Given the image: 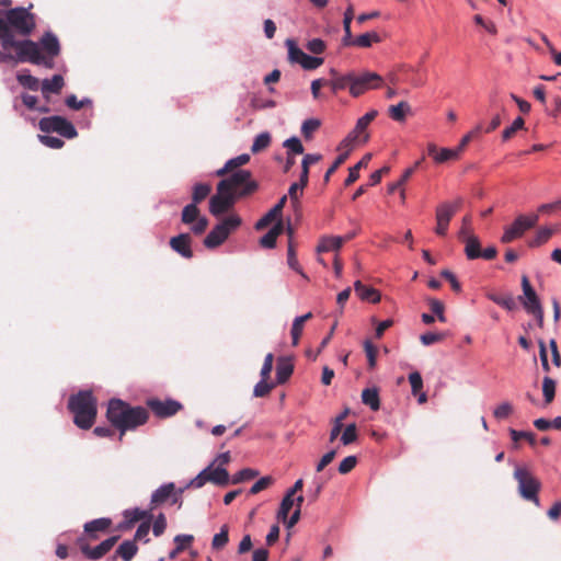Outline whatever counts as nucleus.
<instances>
[{
  "instance_id": "nucleus-1",
  "label": "nucleus",
  "mask_w": 561,
  "mask_h": 561,
  "mask_svg": "<svg viewBox=\"0 0 561 561\" xmlns=\"http://www.w3.org/2000/svg\"><path fill=\"white\" fill-rule=\"evenodd\" d=\"M107 420L121 431V436L126 431L135 430L145 424L149 417L148 411L142 407H130L119 399H112L106 411ZM122 439V437H119Z\"/></svg>"
},
{
  "instance_id": "nucleus-2",
  "label": "nucleus",
  "mask_w": 561,
  "mask_h": 561,
  "mask_svg": "<svg viewBox=\"0 0 561 561\" xmlns=\"http://www.w3.org/2000/svg\"><path fill=\"white\" fill-rule=\"evenodd\" d=\"M68 409L73 414V423L82 430L92 427L96 417V400L90 390L72 394L68 401Z\"/></svg>"
},
{
  "instance_id": "nucleus-3",
  "label": "nucleus",
  "mask_w": 561,
  "mask_h": 561,
  "mask_svg": "<svg viewBox=\"0 0 561 561\" xmlns=\"http://www.w3.org/2000/svg\"><path fill=\"white\" fill-rule=\"evenodd\" d=\"M242 220L238 215H230L217 224L204 239L207 249H215L222 244L229 234L238 229Z\"/></svg>"
},
{
  "instance_id": "nucleus-4",
  "label": "nucleus",
  "mask_w": 561,
  "mask_h": 561,
  "mask_svg": "<svg viewBox=\"0 0 561 561\" xmlns=\"http://www.w3.org/2000/svg\"><path fill=\"white\" fill-rule=\"evenodd\" d=\"M3 20L8 24L10 32L13 30L23 36L30 35L35 28L34 15L30 13L28 9L23 7L10 9L7 11Z\"/></svg>"
},
{
  "instance_id": "nucleus-5",
  "label": "nucleus",
  "mask_w": 561,
  "mask_h": 561,
  "mask_svg": "<svg viewBox=\"0 0 561 561\" xmlns=\"http://www.w3.org/2000/svg\"><path fill=\"white\" fill-rule=\"evenodd\" d=\"M514 478L518 482V492L524 500L533 502L540 506L538 492L541 488L540 481L530 474L526 468L517 467L514 471Z\"/></svg>"
},
{
  "instance_id": "nucleus-6",
  "label": "nucleus",
  "mask_w": 561,
  "mask_h": 561,
  "mask_svg": "<svg viewBox=\"0 0 561 561\" xmlns=\"http://www.w3.org/2000/svg\"><path fill=\"white\" fill-rule=\"evenodd\" d=\"M221 181L228 182L227 191L231 192L237 201L252 194L257 188V183L252 180L251 172L248 170H238Z\"/></svg>"
},
{
  "instance_id": "nucleus-7",
  "label": "nucleus",
  "mask_w": 561,
  "mask_h": 561,
  "mask_svg": "<svg viewBox=\"0 0 561 561\" xmlns=\"http://www.w3.org/2000/svg\"><path fill=\"white\" fill-rule=\"evenodd\" d=\"M15 50H18V60L20 62L28 61L34 65H41L46 68L54 67V57H45L41 54V48L37 43L24 39L16 43Z\"/></svg>"
},
{
  "instance_id": "nucleus-8",
  "label": "nucleus",
  "mask_w": 561,
  "mask_h": 561,
  "mask_svg": "<svg viewBox=\"0 0 561 561\" xmlns=\"http://www.w3.org/2000/svg\"><path fill=\"white\" fill-rule=\"evenodd\" d=\"M227 181H219L217 192L209 199V213L218 217L233 207L237 199L236 196L227 191Z\"/></svg>"
},
{
  "instance_id": "nucleus-9",
  "label": "nucleus",
  "mask_w": 561,
  "mask_h": 561,
  "mask_svg": "<svg viewBox=\"0 0 561 561\" xmlns=\"http://www.w3.org/2000/svg\"><path fill=\"white\" fill-rule=\"evenodd\" d=\"M383 79L373 71H353V87L351 95L357 98L368 90L378 89L382 85Z\"/></svg>"
},
{
  "instance_id": "nucleus-10",
  "label": "nucleus",
  "mask_w": 561,
  "mask_h": 561,
  "mask_svg": "<svg viewBox=\"0 0 561 561\" xmlns=\"http://www.w3.org/2000/svg\"><path fill=\"white\" fill-rule=\"evenodd\" d=\"M538 219L539 216L537 214L517 216L513 224L504 229L501 241L503 243H510L522 237L526 230L536 226Z\"/></svg>"
},
{
  "instance_id": "nucleus-11",
  "label": "nucleus",
  "mask_w": 561,
  "mask_h": 561,
  "mask_svg": "<svg viewBox=\"0 0 561 561\" xmlns=\"http://www.w3.org/2000/svg\"><path fill=\"white\" fill-rule=\"evenodd\" d=\"M462 205V198L457 197L453 202H444L436 208V221L437 226L435 232L438 236H445L448 230V225L453 216L458 211Z\"/></svg>"
},
{
  "instance_id": "nucleus-12",
  "label": "nucleus",
  "mask_w": 561,
  "mask_h": 561,
  "mask_svg": "<svg viewBox=\"0 0 561 561\" xmlns=\"http://www.w3.org/2000/svg\"><path fill=\"white\" fill-rule=\"evenodd\" d=\"M118 536L110 537L105 540H103L101 543L95 546L94 548H91L88 543L84 542L82 538H79V545L82 553L90 560H99L101 559L105 553H107L115 542L117 541Z\"/></svg>"
},
{
  "instance_id": "nucleus-13",
  "label": "nucleus",
  "mask_w": 561,
  "mask_h": 561,
  "mask_svg": "<svg viewBox=\"0 0 561 561\" xmlns=\"http://www.w3.org/2000/svg\"><path fill=\"white\" fill-rule=\"evenodd\" d=\"M522 289L523 295L518 297V300L523 305L526 312L542 307L536 290L530 285V282L526 275H523L522 277Z\"/></svg>"
},
{
  "instance_id": "nucleus-14",
  "label": "nucleus",
  "mask_w": 561,
  "mask_h": 561,
  "mask_svg": "<svg viewBox=\"0 0 561 561\" xmlns=\"http://www.w3.org/2000/svg\"><path fill=\"white\" fill-rule=\"evenodd\" d=\"M147 404L158 417L172 416L182 408L180 402L172 399H168L165 401L150 399Z\"/></svg>"
},
{
  "instance_id": "nucleus-15",
  "label": "nucleus",
  "mask_w": 561,
  "mask_h": 561,
  "mask_svg": "<svg viewBox=\"0 0 561 561\" xmlns=\"http://www.w3.org/2000/svg\"><path fill=\"white\" fill-rule=\"evenodd\" d=\"M458 237L460 240L465 242V254L467 259H480L481 243L479 238L466 229H460L458 232Z\"/></svg>"
},
{
  "instance_id": "nucleus-16",
  "label": "nucleus",
  "mask_w": 561,
  "mask_h": 561,
  "mask_svg": "<svg viewBox=\"0 0 561 561\" xmlns=\"http://www.w3.org/2000/svg\"><path fill=\"white\" fill-rule=\"evenodd\" d=\"M378 112L373 110L366 113L364 116L357 119L356 125L354 129L346 136V138L343 140L344 146H350L357 141L362 134L365 133L368 125L371 123V121L377 116Z\"/></svg>"
},
{
  "instance_id": "nucleus-17",
  "label": "nucleus",
  "mask_w": 561,
  "mask_h": 561,
  "mask_svg": "<svg viewBox=\"0 0 561 561\" xmlns=\"http://www.w3.org/2000/svg\"><path fill=\"white\" fill-rule=\"evenodd\" d=\"M330 73L332 79L328 80V82L333 93H337L339 91L346 89H348V92L351 93V89L353 87V71L341 75L335 69H331Z\"/></svg>"
},
{
  "instance_id": "nucleus-18",
  "label": "nucleus",
  "mask_w": 561,
  "mask_h": 561,
  "mask_svg": "<svg viewBox=\"0 0 561 561\" xmlns=\"http://www.w3.org/2000/svg\"><path fill=\"white\" fill-rule=\"evenodd\" d=\"M191 236L188 233H181L176 237L171 238L170 247L173 251L179 253L182 257L191 259L193 252L191 249Z\"/></svg>"
},
{
  "instance_id": "nucleus-19",
  "label": "nucleus",
  "mask_w": 561,
  "mask_h": 561,
  "mask_svg": "<svg viewBox=\"0 0 561 561\" xmlns=\"http://www.w3.org/2000/svg\"><path fill=\"white\" fill-rule=\"evenodd\" d=\"M427 153L437 164L445 163L449 160L458 159L454 149L450 148H438L434 144L427 145Z\"/></svg>"
},
{
  "instance_id": "nucleus-20",
  "label": "nucleus",
  "mask_w": 561,
  "mask_h": 561,
  "mask_svg": "<svg viewBox=\"0 0 561 561\" xmlns=\"http://www.w3.org/2000/svg\"><path fill=\"white\" fill-rule=\"evenodd\" d=\"M174 483L168 482L161 484L157 490H154L150 497L151 508L164 504L169 502L171 495H173Z\"/></svg>"
},
{
  "instance_id": "nucleus-21",
  "label": "nucleus",
  "mask_w": 561,
  "mask_h": 561,
  "mask_svg": "<svg viewBox=\"0 0 561 561\" xmlns=\"http://www.w3.org/2000/svg\"><path fill=\"white\" fill-rule=\"evenodd\" d=\"M65 85L61 75H54L51 79H45L41 82V91L43 96L48 100L50 93H59Z\"/></svg>"
},
{
  "instance_id": "nucleus-22",
  "label": "nucleus",
  "mask_w": 561,
  "mask_h": 561,
  "mask_svg": "<svg viewBox=\"0 0 561 561\" xmlns=\"http://www.w3.org/2000/svg\"><path fill=\"white\" fill-rule=\"evenodd\" d=\"M111 524L112 520L110 518L101 517L85 523L83 528L89 538L96 539L98 534L106 531Z\"/></svg>"
},
{
  "instance_id": "nucleus-23",
  "label": "nucleus",
  "mask_w": 561,
  "mask_h": 561,
  "mask_svg": "<svg viewBox=\"0 0 561 561\" xmlns=\"http://www.w3.org/2000/svg\"><path fill=\"white\" fill-rule=\"evenodd\" d=\"M286 201L287 196L284 195L273 208H271L261 219L256 221L255 229L262 230L267 227L274 219H276L280 215Z\"/></svg>"
},
{
  "instance_id": "nucleus-24",
  "label": "nucleus",
  "mask_w": 561,
  "mask_h": 561,
  "mask_svg": "<svg viewBox=\"0 0 561 561\" xmlns=\"http://www.w3.org/2000/svg\"><path fill=\"white\" fill-rule=\"evenodd\" d=\"M42 48L49 57H56L60 53V45L57 36L51 32H46L39 42Z\"/></svg>"
},
{
  "instance_id": "nucleus-25",
  "label": "nucleus",
  "mask_w": 561,
  "mask_h": 561,
  "mask_svg": "<svg viewBox=\"0 0 561 561\" xmlns=\"http://www.w3.org/2000/svg\"><path fill=\"white\" fill-rule=\"evenodd\" d=\"M206 469H209V482L217 485H227L230 482L229 473L225 469V467H215V463L211 462L209 466L206 467Z\"/></svg>"
},
{
  "instance_id": "nucleus-26",
  "label": "nucleus",
  "mask_w": 561,
  "mask_h": 561,
  "mask_svg": "<svg viewBox=\"0 0 561 561\" xmlns=\"http://www.w3.org/2000/svg\"><path fill=\"white\" fill-rule=\"evenodd\" d=\"M354 289L362 300H367L371 302H378L380 300L379 293L373 287H367L363 285L360 280H356L354 283Z\"/></svg>"
},
{
  "instance_id": "nucleus-27",
  "label": "nucleus",
  "mask_w": 561,
  "mask_h": 561,
  "mask_svg": "<svg viewBox=\"0 0 561 561\" xmlns=\"http://www.w3.org/2000/svg\"><path fill=\"white\" fill-rule=\"evenodd\" d=\"M344 243V238L339 236L324 237L317 247L318 252L337 251Z\"/></svg>"
},
{
  "instance_id": "nucleus-28",
  "label": "nucleus",
  "mask_w": 561,
  "mask_h": 561,
  "mask_svg": "<svg viewBox=\"0 0 561 561\" xmlns=\"http://www.w3.org/2000/svg\"><path fill=\"white\" fill-rule=\"evenodd\" d=\"M284 226L278 221L267 233L260 239V244L266 249H273L276 244L277 237L283 232Z\"/></svg>"
},
{
  "instance_id": "nucleus-29",
  "label": "nucleus",
  "mask_w": 561,
  "mask_h": 561,
  "mask_svg": "<svg viewBox=\"0 0 561 561\" xmlns=\"http://www.w3.org/2000/svg\"><path fill=\"white\" fill-rule=\"evenodd\" d=\"M137 551L138 547L135 540H125L116 549L115 556L121 557L124 561H130Z\"/></svg>"
},
{
  "instance_id": "nucleus-30",
  "label": "nucleus",
  "mask_w": 561,
  "mask_h": 561,
  "mask_svg": "<svg viewBox=\"0 0 561 561\" xmlns=\"http://www.w3.org/2000/svg\"><path fill=\"white\" fill-rule=\"evenodd\" d=\"M0 42L4 49L8 48H15L16 43H20L21 41H16L12 34V32L9 31L8 24L3 20V18H0Z\"/></svg>"
},
{
  "instance_id": "nucleus-31",
  "label": "nucleus",
  "mask_w": 561,
  "mask_h": 561,
  "mask_svg": "<svg viewBox=\"0 0 561 561\" xmlns=\"http://www.w3.org/2000/svg\"><path fill=\"white\" fill-rule=\"evenodd\" d=\"M362 401L368 405L373 411L380 408L379 392L377 388H366L362 392Z\"/></svg>"
},
{
  "instance_id": "nucleus-32",
  "label": "nucleus",
  "mask_w": 561,
  "mask_h": 561,
  "mask_svg": "<svg viewBox=\"0 0 561 561\" xmlns=\"http://www.w3.org/2000/svg\"><path fill=\"white\" fill-rule=\"evenodd\" d=\"M371 159L370 153H366L360 161H358L354 167L350 168L348 175L345 180V185L348 186L353 184L359 178V170L362 168H366Z\"/></svg>"
},
{
  "instance_id": "nucleus-33",
  "label": "nucleus",
  "mask_w": 561,
  "mask_h": 561,
  "mask_svg": "<svg viewBox=\"0 0 561 561\" xmlns=\"http://www.w3.org/2000/svg\"><path fill=\"white\" fill-rule=\"evenodd\" d=\"M19 83L31 91H37L41 88L39 80L32 76L28 71H22L16 75Z\"/></svg>"
},
{
  "instance_id": "nucleus-34",
  "label": "nucleus",
  "mask_w": 561,
  "mask_h": 561,
  "mask_svg": "<svg viewBox=\"0 0 561 561\" xmlns=\"http://www.w3.org/2000/svg\"><path fill=\"white\" fill-rule=\"evenodd\" d=\"M211 192V185L208 183H196L192 188V203L198 205L202 203Z\"/></svg>"
},
{
  "instance_id": "nucleus-35",
  "label": "nucleus",
  "mask_w": 561,
  "mask_h": 561,
  "mask_svg": "<svg viewBox=\"0 0 561 561\" xmlns=\"http://www.w3.org/2000/svg\"><path fill=\"white\" fill-rule=\"evenodd\" d=\"M294 367L289 360L280 358L276 366V379L278 383H284L293 374Z\"/></svg>"
},
{
  "instance_id": "nucleus-36",
  "label": "nucleus",
  "mask_w": 561,
  "mask_h": 561,
  "mask_svg": "<svg viewBox=\"0 0 561 561\" xmlns=\"http://www.w3.org/2000/svg\"><path fill=\"white\" fill-rule=\"evenodd\" d=\"M61 121L62 116L58 115L43 117L38 123V127L44 133H58Z\"/></svg>"
},
{
  "instance_id": "nucleus-37",
  "label": "nucleus",
  "mask_w": 561,
  "mask_h": 561,
  "mask_svg": "<svg viewBox=\"0 0 561 561\" xmlns=\"http://www.w3.org/2000/svg\"><path fill=\"white\" fill-rule=\"evenodd\" d=\"M194 537L192 535H176L174 537L175 548L170 551L169 558L175 559L180 552H182L186 547L192 543Z\"/></svg>"
},
{
  "instance_id": "nucleus-38",
  "label": "nucleus",
  "mask_w": 561,
  "mask_h": 561,
  "mask_svg": "<svg viewBox=\"0 0 561 561\" xmlns=\"http://www.w3.org/2000/svg\"><path fill=\"white\" fill-rule=\"evenodd\" d=\"M489 299L507 311H513L517 308L516 301L512 295L500 296L496 294H490Z\"/></svg>"
},
{
  "instance_id": "nucleus-39",
  "label": "nucleus",
  "mask_w": 561,
  "mask_h": 561,
  "mask_svg": "<svg viewBox=\"0 0 561 561\" xmlns=\"http://www.w3.org/2000/svg\"><path fill=\"white\" fill-rule=\"evenodd\" d=\"M542 394L545 404H550L556 396V380L549 376H545L542 379Z\"/></svg>"
},
{
  "instance_id": "nucleus-40",
  "label": "nucleus",
  "mask_w": 561,
  "mask_h": 561,
  "mask_svg": "<svg viewBox=\"0 0 561 561\" xmlns=\"http://www.w3.org/2000/svg\"><path fill=\"white\" fill-rule=\"evenodd\" d=\"M311 318V312H308L304 316L296 317L293 325H291V339H293V345H297L302 332V325L304 322Z\"/></svg>"
},
{
  "instance_id": "nucleus-41",
  "label": "nucleus",
  "mask_w": 561,
  "mask_h": 561,
  "mask_svg": "<svg viewBox=\"0 0 561 561\" xmlns=\"http://www.w3.org/2000/svg\"><path fill=\"white\" fill-rule=\"evenodd\" d=\"M201 216L198 206L195 203L187 204L181 215V219L184 224L191 225Z\"/></svg>"
},
{
  "instance_id": "nucleus-42",
  "label": "nucleus",
  "mask_w": 561,
  "mask_h": 561,
  "mask_svg": "<svg viewBox=\"0 0 561 561\" xmlns=\"http://www.w3.org/2000/svg\"><path fill=\"white\" fill-rule=\"evenodd\" d=\"M271 144V135L267 131H263L255 136L253 144L251 146V151L253 153H257L264 149H266Z\"/></svg>"
},
{
  "instance_id": "nucleus-43",
  "label": "nucleus",
  "mask_w": 561,
  "mask_h": 561,
  "mask_svg": "<svg viewBox=\"0 0 561 561\" xmlns=\"http://www.w3.org/2000/svg\"><path fill=\"white\" fill-rule=\"evenodd\" d=\"M286 46L288 48V59L291 62L295 64H301L304 60V57L307 55L305 51H302L293 39L286 41Z\"/></svg>"
},
{
  "instance_id": "nucleus-44",
  "label": "nucleus",
  "mask_w": 561,
  "mask_h": 561,
  "mask_svg": "<svg viewBox=\"0 0 561 561\" xmlns=\"http://www.w3.org/2000/svg\"><path fill=\"white\" fill-rule=\"evenodd\" d=\"M294 505H295L294 496L285 493V495L280 502L279 508L277 511V518L279 520H286V517L288 516V514H289L290 510L294 507Z\"/></svg>"
},
{
  "instance_id": "nucleus-45",
  "label": "nucleus",
  "mask_w": 561,
  "mask_h": 561,
  "mask_svg": "<svg viewBox=\"0 0 561 561\" xmlns=\"http://www.w3.org/2000/svg\"><path fill=\"white\" fill-rule=\"evenodd\" d=\"M553 230L550 227H541L535 238L529 242L530 248H536L547 242L552 236Z\"/></svg>"
},
{
  "instance_id": "nucleus-46",
  "label": "nucleus",
  "mask_w": 561,
  "mask_h": 561,
  "mask_svg": "<svg viewBox=\"0 0 561 561\" xmlns=\"http://www.w3.org/2000/svg\"><path fill=\"white\" fill-rule=\"evenodd\" d=\"M560 425H561V420H556V417L553 420H548V419H545V417H539V419H536L534 421V426L538 431H542V432L543 431H548L550 428H554V430L561 431Z\"/></svg>"
},
{
  "instance_id": "nucleus-47",
  "label": "nucleus",
  "mask_w": 561,
  "mask_h": 561,
  "mask_svg": "<svg viewBox=\"0 0 561 561\" xmlns=\"http://www.w3.org/2000/svg\"><path fill=\"white\" fill-rule=\"evenodd\" d=\"M283 146L287 149V156L289 154H301L304 152V146L300 139L293 136L283 142Z\"/></svg>"
},
{
  "instance_id": "nucleus-48",
  "label": "nucleus",
  "mask_w": 561,
  "mask_h": 561,
  "mask_svg": "<svg viewBox=\"0 0 561 561\" xmlns=\"http://www.w3.org/2000/svg\"><path fill=\"white\" fill-rule=\"evenodd\" d=\"M409 381L411 383L412 396L416 399L417 403L421 404V373L415 370L409 375Z\"/></svg>"
},
{
  "instance_id": "nucleus-49",
  "label": "nucleus",
  "mask_w": 561,
  "mask_h": 561,
  "mask_svg": "<svg viewBox=\"0 0 561 561\" xmlns=\"http://www.w3.org/2000/svg\"><path fill=\"white\" fill-rule=\"evenodd\" d=\"M257 476H259L257 470H254L251 468H244V469L238 471L236 474H233L230 481L233 484H238V483H241L244 481H249Z\"/></svg>"
},
{
  "instance_id": "nucleus-50",
  "label": "nucleus",
  "mask_w": 561,
  "mask_h": 561,
  "mask_svg": "<svg viewBox=\"0 0 561 561\" xmlns=\"http://www.w3.org/2000/svg\"><path fill=\"white\" fill-rule=\"evenodd\" d=\"M510 436L514 443H517L519 439H526L529 445L535 446L536 445V436L531 432L527 431H517L515 428L508 430Z\"/></svg>"
},
{
  "instance_id": "nucleus-51",
  "label": "nucleus",
  "mask_w": 561,
  "mask_h": 561,
  "mask_svg": "<svg viewBox=\"0 0 561 561\" xmlns=\"http://www.w3.org/2000/svg\"><path fill=\"white\" fill-rule=\"evenodd\" d=\"M60 136L67 138V139H73L77 137L78 133L76 130V127L71 122L62 117V121L59 125L58 133Z\"/></svg>"
},
{
  "instance_id": "nucleus-52",
  "label": "nucleus",
  "mask_w": 561,
  "mask_h": 561,
  "mask_svg": "<svg viewBox=\"0 0 561 561\" xmlns=\"http://www.w3.org/2000/svg\"><path fill=\"white\" fill-rule=\"evenodd\" d=\"M347 414H348V409H345L341 414H339L334 419L333 426L330 432V442L331 443L334 442L337 438V436L340 435L342 427H343V420L346 417Z\"/></svg>"
},
{
  "instance_id": "nucleus-53",
  "label": "nucleus",
  "mask_w": 561,
  "mask_h": 561,
  "mask_svg": "<svg viewBox=\"0 0 561 561\" xmlns=\"http://www.w3.org/2000/svg\"><path fill=\"white\" fill-rule=\"evenodd\" d=\"M287 264L291 270L299 273L304 278H307V275L302 272V270L298 263V260L296 257V253H295L291 242L288 243V248H287Z\"/></svg>"
},
{
  "instance_id": "nucleus-54",
  "label": "nucleus",
  "mask_w": 561,
  "mask_h": 561,
  "mask_svg": "<svg viewBox=\"0 0 561 561\" xmlns=\"http://www.w3.org/2000/svg\"><path fill=\"white\" fill-rule=\"evenodd\" d=\"M321 122L317 118H308L301 125V134L305 138L310 139L312 134L320 127Z\"/></svg>"
},
{
  "instance_id": "nucleus-55",
  "label": "nucleus",
  "mask_w": 561,
  "mask_h": 561,
  "mask_svg": "<svg viewBox=\"0 0 561 561\" xmlns=\"http://www.w3.org/2000/svg\"><path fill=\"white\" fill-rule=\"evenodd\" d=\"M124 517L129 523H136V522H138L140 519H144V518H147V517L150 518L151 515L147 511L140 510L138 507H135V508L126 510L124 512Z\"/></svg>"
},
{
  "instance_id": "nucleus-56",
  "label": "nucleus",
  "mask_w": 561,
  "mask_h": 561,
  "mask_svg": "<svg viewBox=\"0 0 561 561\" xmlns=\"http://www.w3.org/2000/svg\"><path fill=\"white\" fill-rule=\"evenodd\" d=\"M378 41H379V35L377 33H375V32L364 33L354 39L353 45L366 48V47H369L373 42H378Z\"/></svg>"
},
{
  "instance_id": "nucleus-57",
  "label": "nucleus",
  "mask_w": 561,
  "mask_h": 561,
  "mask_svg": "<svg viewBox=\"0 0 561 561\" xmlns=\"http://www.w3.org/2000/svg\"><path fill=\"white\" fill-rule=\"evenodd\" d=\"M428 305H430L432 312L436 316L438 321L446 322V317H445V312H444L445 311L444 304L438 299L430 298Z\"/></svg>"
},
{
  "instance_id": "nucleus-58",
  "label": "nucleus",
  "mask_w": 561,
  "mask_h": 561,
  "mask_svg": "<svg viewBox=\"0 0 561 561\" xmlns=\"http://www.w3.org/2000/svg\"><path fill=\"white\" fill-rule=\"evenodd\" d=\"M228 540V526L224 525L220 531L214 536L211 546L214 549H221L227 545Z\"/></svg>"
},
{
  "instance_id": "nucleus-59",
  "label": "nucleus",
  "mask_w": 561,
  "mask_h": 561,
  "mask_svg": "<svg viewBox=\"0 0 561 561\" xmlns=\"http://www.w3.org/2000/svg\"><path fill=\"white\" fill-rule=\"evenodd\" d=\"M524 119L522 116H518L516 117L513 123L511 124V126L506 127L503 133H502V139L504 141L508 140L514 133H516L517 130L522 129L524 127Z\"/></svg>"
},
{
  "instance_id": "nucleus-60",
  "label": "nucleus",
  "mask_w": 561,
  "mask_h": 561,
  "mask_svg": "<svg viewBox=\"0 0 561 561\" xmlns=\"http://www.w3.org/2000/svg\"><path fill=\"white\" fill-rule=\"evenodd\" d=\"M209 469H203L195 478H193L185 488H195L199 489L206 484V482H209Z\"/></svg>"
},
{
  "instance_id": "nucleus-61",
  "label": "nucleus",
  "mask_w": 561,
  "mask_h": 561,
  "mask_svg": "<svg viewBox=\"0 0 561 561\" xmlns=\"http://www.w3.org/2000/svg\"><path fill=\"white\" fill-rule=\"evenodd\" d=\"M65 103L69 108L79 111L80 108H82L85 105H91L92 101L88 98H84V99L78 101V99L75 94H70L66 98Z\"/></svg>"
},
{
  "instance_id": "nucleus-62",
  "label": "nucleus",
  "mask_w": 561,
  "mask_h": 561,
  "mask_svg": "<svg viewBox=\"0 0 561 561\" xmlns=\"http://www.w3.org/2000/svg\"><path fill=\"white\" fill-rule=\"evenodd\" d=\"M357 439L356 424H348L341 436V442L343 445H350Z\"/></svg>"
},
{
  "instance_id": "nucleus-63",
  "label": "nucleus",
  "mask_w": 561,
  "mask_h": 561,
  "mask_svg": "<svg viewBox=\"0 0 561 561\" xmlns=\"http://www.w3.org/2000/svg\"><path fill=\"white\" fill-rule=\"evenodd\" d=\"M407 110H409L408 103L400 102L397 105H391L389 108V113L392 119L401 122L404 118Z\"/></svg>"
},
{
  "instance_id": "nucleus-64",
  "label": "nucleus",
  "mask_w": 561,
  "mask_h": 561,
  "mask_svg": "<svg viewBox=\"0 0 561 561\" xmlns=\"http://www.w3.org/2000/svg\"><path fill=\"white\" fill-rule=\"evenodd\" d=\"M512 412H513V405L510 402L505 401V402H502L501 404H499L494 409L493 415L497 420H504V419L508 417Z\"/></svg>"
}]
</instances>
